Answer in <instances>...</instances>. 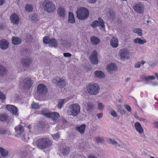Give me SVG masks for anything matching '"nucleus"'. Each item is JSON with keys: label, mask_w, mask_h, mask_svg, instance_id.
<instances>
[{"label": "nucleus", "mask_w": 158, "mask_h": 158, "mask_svg": "<svg viewBox=\"0 0 158 158\" xmlns=\"http://www.w3.org/2000/svg\"><path fill=\"white\" fill-rule=\"evenodd\" d=\"M22 140H23L24 142H27L28 139H27L23 135L21 137Z\"/></svg>", "instance_id": "nucleus-55"}, {"label": "nucleus", "mask_w": 158, "mask_h": 158, "mask_svg": "<svg viewBox=\"0 0 158 158\" xmlns=\"http://www.w3.org/2000/svg\"><path fill=\"white\" fill-rule=\"evenodd\" d=\"M110 143L114 145L115 146L120 147V145L117 143V142L114 140L112 139H110Z\"/></svg>", "instance_id": "nucleus-40"}, {"label": "nucleus", "mask_w": 158, "mask_h": 158, "mask_svg": "<svg viewBox=\"0 0 158 158\" xmlns=\"http://www.w3.org/2000/svg\"><path fill=\"white\" fill-rule=\"evenodd\" d=\"M15 131L17 133V134L15 135V137H20L22 134L23 133L24 131V129L23 127L21 125H19L16 127L15 128Z\"/></svg>", "instance_id": "nucleus-18"}, {"label": "nucleus", "mask_w": 158, "mask_h": 158, "mask_svg": "<svg viewBox=\"0 0 158 158\" xmlns=\"http://www.w3.org/2000/svg\"><path fill=\"white\" fill-rule=\"evenodd\" d=\"M52 82L55 84L57 86L60 88L64 87L65 85V81L61 79H53L52 80Z\"/></svg>", "instance_id": "nucleus-13"}, {"label": "nucleus", "mask_w": 158, "mask_h": 158, "mask_svg": "<svg viewBox=\"0 0 158 158\" xmlns=\"http://www.w3.org/2000/svg\"><path fill=\"white\" fill-rule=\"evenodd\" d=\"M49 46L51 47L56 48L58 45L57 40L55 39H51L49 44Z\"/></svg>", "instance_id": "nucleus-27"}, {"label": "nucleus", "mask_w": 158, "mask_h": 158, "mask_svg": "<svg viewBox=\"0 0 158 158\" xmlns=\"http://www.w3.org/2000/svg\"><path fill=\"white\" fill-rule=\"evenodd\" d=\"M57 12L59 17L64 18L66 14L65 9L62 6H60L57 9Z\"/></svg>", "instance_id": "nucleus-16"}, {"label": "nucleus", "mask_w": 158, "mask_h": 158, "mask_svg": "<svg viewBox=\"0 0 158 158\" xmlns=\"http://www.w3.org/2000/svg\"><path fill=\"white\" fill-rule=\"evenodd\" d=\"M6 108L8 111L12 113L13 114L15 115H18V114L17 113L18 109L15 106L8 105L6 106Z\"/></svg>", "instance_id": "nucleus-14"}, {"label": "nucleus", "mask_w": 158, "mask_h": 158, "mask_svg": "<svg viewBox=\"0 0 158 158\" xmlns=\"http://www.w3.org/2000/svg\"><path fill=\"white\" fill-rule=\"evenodd\" d=\"M88 158H97L95 156L93 155H90L88 157Z\"/></svg>", "instance_id": "nucleus-59"}, {"label": "nucleus", "mask_w": 158, "mask_h": 158, "mask_svg": "<svg viewBox=\"0 0 158 158\" xmlns=\"http://www.w3.org/2000/svg\"><path fill=\"white\" fill-rule=\"evenodd\" d=\"M118 39L115 37H113L110 41V44L113 48H116L118 46Z\"/></svg>", "instance_id": "nucleus-21"}, {"label": "nucleus", "mask_w": 158, "mask_h": 158, "mask_svg": "<svg viewBox=\"0 0 158 158\" xmlns=\"http://www.w3.org/2000/svg\"><path fill=\"white\" fill-rule=\"evenodd\" d=\"M52 136L53 139L56 140H57L60 137V134L58 133L52 135Z\"/></svg>", "instance_id": "nucleus-42"}, {"label": "nucleus", "mask_w": 158, "mask_h": 158, "mask_svg": "<svg viewBox=\"0 0 158 158\" xmlns=\"http://www.w3.org/2000/svg\"><path fill=\"white\" fill-rule=\"evenodd\" d=\"M97 53L96 51H94L93 52L92 54L90 56V60L93 64H97L98 63L97 59Z\"/></svg>", "instance_id": "nucleus-15"}, {"label": "nucleus", "mask_w": 158, "mask_h": 158, "mask_svg": "<svg viewBox=\"0 0 158 158\" xmlns=\"http://www.w3.org/2000/svg\"><path fill=\"white\" fill-rule=\"evenodd\" d=\"M134 116L136 119H138L139 118V117L137 116L136 114H135Z\"/></svg>", "instance_id": "nucleus-64"}, {"label": "nucleus", "mask_w": 158, "mask_h": 158, "mask_svg": "<svg viewBox=\"0 0 158 158\" xmlns=\"http://www.w3.org/2000/svg\"><path fill=\"white\" fill-rule=\"evenodd\" d=\"M37 92L40 94H44L47 92V89L44 85L40 84L37 86Z\"/></svg>", "instance_id": "nucleus-12"}, {"label": "nucleus", "mask_w": 158, "mask_h": 158, "mask_svg": "<svg viewBox=\"0 0 158 158\" xmlns=\"http://www.w3.org/2000/svg\"><path fill=\"white\" fill-rule=\"evenodd\" d=\"M33 82L31 78L27 77L23 80V88L25 89H29L32 86Z\"/></svg>", "instance_id": "nucleus-7"}, {"label": "nucleus", "mask_w": 158, "mask_h": 158, "mask_svg": "<svg viewBox=\"0 0 158 158\" xmlns=\"http://www.w3.org/2000/svg\"><path fill=\"white\" fill-rule=\"evenodd\" d=\"M76 13L77 17L81 20L86 19L89 17V11L84 7H80L78 8Z\"/></svg>", "instance_id": "nucleus-3"}, {"label": "nucleus", "mask_w": 158, "mask_h": 158, "mask_svg": "<svg viewBox=\"0 0 158 158\" xmlns=\"http://www.w3.org/2000/svg\"><path fill=\"white\" fill-rule=\"evenodd\" d=\"M26 10L29 12H31L33 10V7L31 5H27L25 6Z\"/></svg>", "instance_id": "nucleus-38"}, {"label": "nucleus", "mask_w": 158, "mask_h": 158, "mask_svg": "<svg viewBox=\"0 0 158 158\" xmlns=\"http://www.w3.org/2000/svg\"><path fill=\"white\" fill-rule=\"evenodd\" d=\"M109 18L110 19H114L115 18L114 13L113 12L110 13L109 15Z\"/></svg>", "instance_id": "nucleus-45"}, {"label": "nucleus", "mask_w": 158, "mask_h": 158, "mask_svg": "<svg viewBox=\"0 0 158 158\" xmlns=\"http://www.w3.org/2000/svg\"><path fill=\"white\" fill-rule=\"evenodd\" d=\"M65 42L66 43V46L68 48L71 46L72 44L71 43L68 42V41H65Z\"/></svg>", "instance_id": "nucleus-54"}, {"label": "nucleus", "mask_w": 158, "mask_h": 158, "mask_svg": "<svg viewBox=\"0 0 158 158\" xmlns=\"http://www.w3.org/2000/svg\"><path fill=\"white\" fill-rule=\"evenodd\" d=\"M97 116L98 118H100L102 117V113H101L100 114H97Z\"/></svg>", "instance_id": "nucleus-57"}, {"label": "nucleus", "mask_w": 158, "mask_h": 158, "mask_svg": "<svg viewBox=\"0 0 158 158\" xmlns=\"http://www.w3.org/2000/svg\"><path fill=\"white\" fill-rule=\"evenodd\" d=\"M132 31L134 33L138 34L139 36H141L143 35L142 30L140 28H134Z\"/></svg>", "instance_id": "nucleus-34"}, {"label": "nucleus", "mask_w": 158, "mask_h": 158, "mask_svg": "<svg viewBox=\"0 0 158 158\" xmlns=\"http://www.w3.org/2000/svg\"><path fill=\"white\" fill-rule=\"evenodd\" d=\"M0 98L2 102H3L6 99L5 95L2 92H0Z\"/></svg>", "instance_id": "nucleus-44"}, {"label": "nucleus", "mask_w": 158, "mask_h": 158, "mask_svg": "<svg viewBox=\"0 0 158 158\" xmlns=\"http://www.w3.org/2000/svg\"><path fill=\"white\" fill-rule=\"evenodd\" d=\"M138 119H139V121H144L145 120V119L143 118H140L139 117Z\"/></svg>", "instance_id": "nucleus-61"}, {"label": "nucleus", "mask_w": 158, "mask_h": 158, "mask_svg": "<svg viewBox=\"0 0 158 158\" xmlns=\"http://www.w3.org/2000/svg\"><path fill=\"white\" fill-rule=\"evenodd\" d=\"M155 79V77L154 76H147V80H154Z\"/></svg>", "instance_id": "nucleus-50"}, {"label": "nucleus", "mask_w": 158, "mask_h": 158, "mask_svg": "<svg viewBox=\"0 0 158 158\" xmlns=\"http://www.w3.org/2000/svg\"><path fill=\"white\" fill-rule=\"evenodd\" d=\"M32 60L29 57L23 58L21 59V63L22 65L25 67H28L32 63Z\"/></svg>", "instance_id": "nucleus-10"}, {"label": "nucleus", "mask_w": 158, "mask_h": 158, "mask_svg": "<svg viewBox=\"0 0 158 158\" xmlns=\"http://www.w3.org/2000/svg\"><path fill=\"white\" fill-rule=\"evenodd\" d=\"M69 147L64 148L61 150V152L64 156L67 155L69 152Z\"/></svg>", "instance_id": "nucleus-33"}, {"label": "nucleus", "mask_w": 158, "mask_h": 158, "mask_svg": "<svg viewBox=\"0 0 158 158\" xmlns=\"http://www.w3.org/2000/svg\"><path fill=\"white\" fill-rule=\"evenodd\" d=\"M69 21L71 23H73L75 22V20L73 14L71 12L69 14Z\"/></svg>", "instance_id": "nucleus-29"}, {"label": "nucleus", "mask_w": 158, "mask_h": 158, "mask_svg": "<svg viewBox=\"0 0 158 158\" xmlns=\"http://www.w3.org/2000/svg\"><path fill=\"white\" fill-rule=\"evenodd\" d=\"M21 40L18 37H14L12 38V43L15 45L20 44L21 42Z\"/></svg>", "instance_id": "nucleus-28"}, {"label": "nucleus", "mask_w": 158, "mask_h": 158, "mask_svg": "<svg viewBox=\"0 0 158 158\" xmlns=\"http://www.w3.org/2000/svg\"><path fill=\"white\" fill-rule=\"evenodd\" d=\"M96 140L98 143H102L103 141V138L101 137H96Z\"/></svg>", "instance_id": "nucleus-48"}, {"label": "nucleus", "mask_w": 158, "mask_h": 158, "mask_svg": "<svg viewBox=\"0 0 158 158\" xmlns=\"http://www.w3.org/2000/svg\"><path fill=\"white\" fill-rule=\"evenodd\" d=\"M154 126L155 127L158 128V122H156L154 123Z\"/></svg>", "instance_id": "nucleus-58"}, {"label": "nucleus", "mask_w": 158, "mask_h": 158, "mask_svg": "<svg viewBox=\"0 0 158 158\" xmlns=\"http://www.w3.org/2000/svg\"><path fill=\"white\" fill-rule=\"evenodd\" d=\"M42 6L44 10L48 13L54 12L56 9L54 4L49 0H45L42 4Z\"/></svg>", "instance_id": "nucleus-2"}, {"label": "nucleus", "mask_w": 158, "mask_h": 158, "mask_svg": "<svg viewBox=\"0 0 158 158\" xmlns=\"http://www.w3.org/2000/svg\"><path fill=\"white\" fill-rule=\"evenodd\" d=\"M91 26L94 28L98 26L104 27H105L104 22L101 18L99 17L98 18V21L95 20L91 24Z\"/></svg>", "instance_id": "nucleus-9"}, {"label": "nucleus", "mask_w": 158, "mask_h": 158, "mask_svg": "<svg viewBox=\"0 0 158 158\" xmlns=\"http://www.w3.org/2000/svg\"><path fill=\"white\" fill-rule=\"evenodd\" d=\"M65 41H67L66 40H63L62 42V44H64L65 46H66V43L65 42Z\"/></svg>", "instance_id": "nucleus-62"}, {"label": "nucleus", "mask_w": 158, "mask_h": 158, "mask_svg": "<svg viewBox=\"0 0 158 158\" xmlns=\"http://www.w3.org/2000/svg\"><path fill=\"white\" fill-rule=\"evenodd\" d=\"M9 45V42L6 40L2 39L0 41V48L2 50L7 49Z\"/></svg>", "instance_id": "nucleus-19"}, {"label": "nucleus", "mask_w": 158, "mask_h": 158, "mask_svg": "<svg viewBox=\"0 0 158 158\" xmlns=\"http://www.w3.org/2000/svg\"><path fill=\"white\" fill-rule=\"evenodd\" d=\"M130 53L128 50L126 48L120 50L119 56L122 59H126L130 57Z\"/></svg>", "instance_id": "nucleus-8"}, {"label": "nucleus", "mask_w": 158, "mask_h": 158, "mask_svg": "<svg viewBox=\"0 0 158 158\" xmlns=\"http://www.w3.org/2000/svg\"><path fill=\"white\" fill-rule=\"evenodd\" d=\"M99 89L98 85L96 83H90L88 85L87 87L88 92L92 95L97 94Z\"/></svg>", "instance_id": "nucleus-6"}, {"label": "nucleus", "mask_w": 158, "mask_h": 158, "mask_svg": "<svg viewBox=\"0 0 158 158\" xmlns=\"http://www.w3.org/2000/svg\"><path fill=\"white\" fill-rule=\"evenodd\" d=\"M41 114L46 117L51 118L55 122H58L60 118L59 114L56 112H49L43 110Z\"/></svg>", "instance_id": "nucleus-5"}, {"label": "nucleus", "mask_w": 158, "mask_h": 158, "mask_svg": "<svg viewBox=\"0 0 158 158\" xmlns=\"http://www.w3.org/2000/svg\"><path fill=\"white\" fill-rule=\"evenodd\" d=\"M5 3L4 0H0V6L3 5Z\"/></svg>", "instance_id": "nucleus-60"}, {"label": "nucleus", "mask_w": 158, "mask_h": 158, "mask_svg": "<svg viewBox=\"0 0 158 158\" xmlns=\"http://www.w3.org/2000/svg\"><path fill=\"white\" fill-rule=\"evenodd\" d=\"M31 19L32 21H37L38 20V19L37 15H33L31 18Z\"/></svg>", "instance_id": "nucleus-43"}, {"label": "nucleus", "mask_w": 158, "mask_h": 158, "mask_svg": "<svg viewBox=\"0 0 158 158\" xmlns=\"http://www.w3.org/2000/svg\"><path fill=\"white\" fill-rule=\"evenodd\" d=\"M88 2L91 3H94L97 0H87Z\"/></svg>", "instance_id": "nucleus-56"}, {"label": "nucleus", "mask_w": 158, "mask_h": 158, "mask_svg": "<svg viewBox=\"0 0 158 158\" xmlns=\"http://www.w3.org/2000/svg\"><path fill=\"white\" fill-rule=\"evenodd\" d=\"M4 26L2 24H0V29H2L3 28Z\"/></svg>", "instance_id": "nucleus-63"}, {"label": "nucleus", "mask_w": 158, "mask_h": 158, "mask_svg": "<svg viewBox=\"0 0 158 158\" xmlns=\"http://www.w3.org/2000/svg\"><path fill=\"white\" fill-rule=\"evenodd\" d=\"M11 22L14 24H18L19 23V18L18 15L15 14H13L10 16Z\"/></svg>", "instance_id": "nucleus-17"}, {"label": "nucleus", "mask_w": 158, "mask_h": 158, "mask_svg": "<svg viewBox=\"0 0 158 158\" xmlns=\"http://www.w3.org/2000/svg\"><path fill=\"white\" fill-rule=\"evenodd\" d=\"M91 43L94 45L98 44L100 42V40L96 37H92L90 38Z\"/></svg>", "instance_id": "nucleus-25"}, {"label": "nucleus", "mask_w": 158, "mask_h": 158, "mask_svg": "<svg viewBox=\"0 0 158 158\" xmlns=\"http://www.w3.org/2000/svg\"><path fill=\"white\" fill-rule=\"evenodd\" d=\"M51 141L48 139L46 138H41L39 139L37 142L38 147L41 149H44L51 144Z\"/></svg>", "instance_id": "nucleus-4"}, {"label": "nucleus", "mask_w": 158, "mask_h": 158, "mask_svg": "<svg viewBox=\"0 0 158 158\" xmlns=\"http://www.w3.org/2000/svg\"><path fill=\"white\" fill-rule=\"evenodd\" d=\"M117 69L116 65L113 63H110L107 65L106 70L108 72L110 73L113 71H115Z\"/></svg>", "instance_id": "nucleus-20"}, {"label": "nucleus", "mask_w": 158, "mask_h": 158, "mask_svg": "<svg viewBox=\"0 0 158 158\" xmlns=\"http://www.w3.org/2000/svg\"><path fill=\"white\" fill-rule=\"evenodd\" d=\"M135 127L136 131L139 134L142 133L143 131V129L142 127L140 124L139 122L135 123Z\"/></svg>", "instance_id": "nucleus-22"}, {"label": "nucleus", "mask_w": 158, "mask_h": 158, "mask_svg": "<svg viewBox=\"0 0 158 158\" xmlns=\"http://www.w3.org/2000/svg\"><path fill=\"white\" fill-rule=\"evenodd\" d=\"M134 42L135 43L143 44L146 42V40H142L140 38H136L133 40Z\"/></svg>", "instance_id": "nucleus-30"}, {"label": "nucleus", "mask_w": 158, "mask_h": 158, "mask_svg": "<svg viewBox=\"0 0 158 158\" xmlns=\"http://www.w3.org/2000/svg\"><path fill=\"white\" fill-rule=\"evenodd\" d=\"M80 106L77 103L73 104L70 105L68 107L67 110L68 114L73 116H76L80 112Z\"/></svg>", "instance_id": "nucleus-1"}, {"label": "nucleus", "mask_w": 158, "mask_h": 158, "mask_svg": "<svg viewBox=\"0 0 158 158\" xmlns=\"http://www.w3.org/2000/svg\"><path fill=\"white\" fill-rule=\"evenodd\" d=\"M51 40L49 37L45 36L44 38L43 41L45 44H49Z\"/></svg>", "instance_id": "nucleus-39"}, {"label": "nucleus", "mask_w": 158, "mask_h": 158, "mask_svg": "<svg viewBox=\"0 0 158 158\" xmlns=\"http://www.w3.org/2000/svg\"><path fill=\"white\" fill-rule=\"evenodd\" d=\"M109 113L113 117H116L117 114L115 111L113 109H110L109 110Z\"/></svg>", "instance_id": "nucleus-41"}, {"label": "nucleus", "mask_w": 158, "mask_h": 158, "mask_svg": "<svg viewBox=\"0 0 158 158\" xmlns=\"http://www.w3.org/2000/svg\"><path fill=\"white\" fill-rule=\"evenodd\" d=\"M98 109L101 110H103L104 108V106L101 103H98Z\"/></svg>", "instance_id": "nucleus-46"}, {"label": "nucleus", "mask_w": 158, "mask_h": 158, "mask_svg": "<svg viewBox=\"0 0 158 158\" xmlns=\"http://www.w3.org/2000/svg\"><path fill=\"white\" fill-rule=\"evenodd\" d=\"M125 108L128 111H130L131 110L130 106L127 104H125L124 105Z\"/></svg>", "instance_id": "nucleus-49"}, {"label": "nucleus", "mask_w": 158, "mask_h": 158, "mask_svg": "<svg viewBox=\"0 0 158 158\" xmlns=\"http://www.w3.org/2000/svg\"><path fill=\"white\" fill-rule=\"evenodd\" d=\"M94 105L91 102H89L87 104L86 107L87 110L89 111H91L93 110Z\"/></svg>", "instance_id": "nucleus-35"}, {"label": "nucleus", "mask_w": 158, "mask_h": 158, "mask_svg": "<svg viewBox=\"0 0 158 158\" xmlns=\"http://www.w3.org/2000/svg\"><path fill=\"white\" fill-rule=\"evenodd\" d=\"M64 56L66 57H69L72 56V55L69 53H64Z\"/></svg>", "instance_id": "nucleus-51"}, {"label": "nucleus", "mask_w": 158, "mask_h": 158, "mask_svg": "<svg viewBox=\"0 0 158 158\" xmlns=\"http://www.w3.org/2000/svg\"><path fill=\"white\" fill-rule=\"evenodd\" d=\"M7 72L6 68L2 65H0V76H5Z\"/></svg>", "instance_id": "nucleus-24"}, {"label": "nucleus", "mask_w": 158, "mask_h": 158, "mask_svg": "<svg viewBox=\"0 0 158 158\" xmlns=\"http://www.w3.org/2000/svg\"><path fill=\"white\" fill-rule=\"evenodd\" d=\"M6 131L3 128L0 129V134H5L6 133Z\"/></svg>", "instance_id": "nucleus-53"}, {"label": "nucleus", "mask_w": 158, "mask_h": 158, "mask_svg": "<svg viewBox=\"0 0 158 158\" xmlns=\"http://www.w3.org/2000/svg\"><path fill=\"white\" fill-rule=\"evenodd\" d=\"M86 125L85 124L81 126L77 127L76 128V130L81 134H83L85 133V130Z\"/></svg>", "instance_id": "nucleus-23"}, {"label": "nucleus", "mask_w": 158, "mask_h": 158, "mask_svg": "<svg viewBox=\"0 0 158 158\" xmlns=\"http://www.w3.org/2000/svg\"><path fill=\"white\" fill-rule=\"evenodd\" d=\"M7 115L6 114H2L0 116V119L2 121H4L7 119Z\"/></svg>", "instance_id": "nucleus-47"}, {"label": "nucleus", "mask_w": 158, "mask_h": 158, "mask_svg": "<svg viewBox=\"0 0 158 158\" xmlns=\"http://www.w3.org/2000/svg\"><path fill=\"white\" fill-rule=\"evenodd\" d=\"M140 78L143 80H147V76H146L145 75L141 76L140 77Z\"/></svg>", "instance_id": "nucleus-52"}, {"label": "nucleus", "mask_w": 158, "mask_h": 158, "mask_svg": "<svg viewBox=\"0 0 158 158\" xmlns=\"http://www.w3.org/2000/svg\"><path fill=\"white\" fill-rule=\"evenodd\" d=\"M0 153L3 157H5L8 155V152L6 150L3 148L0 147Z\"/></svg>", "instance_id": "nucleus-31"}, {"label": "nucleus", "mask_w": 158, "mask_h": 158, "mask_svg": "<svg viewBox=\"0 0 158 158\" xmlns=\"http://www.w3.org/2000/svg\"><path fill=\"white\" fill-rule=\"evenodd\" d=\"M94 74L95 76L99 78H103L105 77L104 73L101 71H96L95 72Z\"/></svg>", "instance_id": "nucleus-26"}, {"label": "nucleus", "mask_w": 158, "mask_h": 158, "mask_svg": "<svg viewBox=\"0 0 158 158\" xmlns=\"http://www.w3.org/2000/svg\"><path fill=\"white\" fill-rule=\"evenodd\" d=\"M31 108L32 109H39L41 106L39 105L38 104L34 102H33L31 105Z\"/></svg>", "instance_id": "nucleus-36"}, {"label": "nucleus", "mask_w": 158, "mask_h": 158, "mask_svg": "<svg viewBox=\"0 0 158 158\" xmlns=\"http://www.w3.org/2000/svg\"><path fill=\"white\" fill-rule=\"evenodd\" d=\"M133 9L137 13L142 14L144 11V6L140 2H137L134 6Z\"/></svg>", "instance_id": "nucleus-11"}, {"label": "nucleus", "mask_w": 158, "mask_h": 158, "mask_svg": "<svg viewBox=\"0 0 158 158\" xmlns=\"http://www.w3.org/2000/svg\"><path fill=\"white\" fill-rule=\"evenodd\" d=\"M145 63V61L144 60L138 61L135 63L134 65V67L136 68H139L142 65H143Z\"/></svg>", "instance_id": "nucleus-32"}, {"label": "nucleus", "mask_w": 158, "mask_h": 158, "mask_svg": "<svg viewBox=\"0 0 158 158\" xmlns=\"http://www.w3.org/2000/svg\"><path fill=\"white\" fill-rule=\"evenodd\" d=\"M65 99H59L58 100V105L57 107L59 109H60L62 107V106L64 102Z\"/></svg>", "instance_id": "nucleus-37"}]
</instances>
